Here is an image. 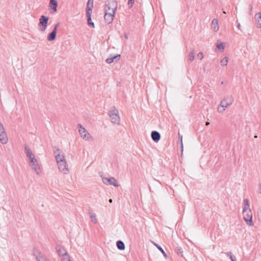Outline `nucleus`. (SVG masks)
<instances>
[{
  "mask_svg": "<svg viewBox=\"0 0 261 261\" xmlns=\"http://www.w3.org/2000/svg\"><path fill=\"white\" fill-rule=\"evenodd\" d=\"M55 158L59 171L64 174H67L69 172L68 165L66 162L64 154H60L59 149H57L54 152Z\"/></svg>",
  "mask_w": 261,
  "mask_h": 261,
  "instance_id": "f257e3e1",
  "label": "nucleus"
},
{
  "mask_svg": "<svg viewBox=\"0 0 261 261\" xmlns=\"http://www.w3.org/2000/svg\"><path fill=\"white\" fill-rule=\"evenodd\" d=\"M24 151L27 158H28L30 160V166L32 167L33 170H34L37 174H39L40 172V168L38 165L37 161L35 158L34 154L32 152L31 149L27 147V146H25Z\"/></svg>",
  "mask_w": 261,
  "mask_h": 261,
  "instance_id": "f03ea898",
  "label": "nucleus"
},
{
  "mask_svg": "<svg viewBox=\"0 0 261 261\" xmlns=\"http://www.w3.org/2000/svg\"><path fill=\"white\" fill-rule=\"evenodd\" d=\"M244 203L245 205L243 211L244 219L249 226H253L252 214L251 210L249 208V201L247 199L244 200Z\"/></svg>",
  "mask_w": 261,
  "mask_h": 261,
  "instance_id": "7ed1b4c3",
  "label": "nucleus"
},
{
  "mask_svg": "<svg viewBox=\"0 0 261 261\" xmlns=\"http://www.w3.org/2000/svg\"><path fill=\"white\" fill-rule=\"evenodd\" d=\"M109 115L111 118V122L114 124L119 125L120 121V117L118 110L113 107L109 112Z\"/></svg>",
  "mask_w": 261,
  "mask_h": 261,
  "instance_id": "20e7f679",
  "label": "nucleus"
},
{
  "mask_svg": "<svg viewBox=\"0 0 261 261\" xmlns=\"http://www.w3.org/2000/svg\"><path fill=\"white\" fill-rule=\"evenodd\" d=\"M77 127L79 128V132L81 138L85 141H89L91 139V135L85 129L84 127L81 124H77Z\"/></svg>",
  "mask_w": 261,
  "mask_h": 261,
  "instance_id": "39448f33",
  "label": "nucleus"
},
{
  "mask_svg": "<svg viewBox=\"0 0 261 261\" xmlns=\"http://www.w3.org/2000/svg\"><path fill=\"white\" fill-rule=\"evenodd\" d=\"M48 19L49 18L48 17H46L44 15L41 16L39 19V26L40 27L39 30L41 32H44L46 30L47 26Z\"/></svg>",
  "mask_w": 261,
  "mask_h": 261,
  "instance_id": "423d86ee",
  "label": "nucleus"
},
{
  "mask_svg": "<svg viewBox=\"0 0 261 261\" xmlns=\"http://www.w3.org/2000/svg\"><path fill=\"white\" fill-rule=\"evenodd\" d=\"M233 101V99L231 95L227 96L221 101V107H222V108H226L228 106L232 103Z\"/></svg>",
  "mask_w": 261,
  "mask_h": 261,
  "instance_id": "0eeeda50",
  "label": "nucleus"
},
{
  "mask_svg": "<svg viewBox=\"0 0 261 261\" xmlns=\"http://www.w3.org/2000/svg\"><path fill=\"white\" fill-rule=\"evenodd\" d=\"M105 9L117 10V2L116 0H107L105 4Z\"/></svg>",
  "mask_w": 261,
  "mask_h": 261,
  "instance_id": "6e6552de",
  "label": "nucleus"
},
{
  "mask_svg": "<svg viewBox=\"0 0 261 261\" xmlns=\"http://www.w3.org/2000/svg\"><path fill=\"white\" fill-rule=\"evenodd\" d=\"M103 182L106 185H113L118 187L120 185L117 184V180L114 177H104L102 178Z\"/></svg>",
  "mask_w": 261,
  "mask_h": 261,
  "instance_id": "1a4fd4ad",
  "label": "nucleus"
},
{
  "mask_svg": "<svg viewBox=\"0 0 261 261\" xmlns=\"http://www.w3.org/2000/svg\"><path fill=\"white\" fill-rule=\"evenodd\" d=\"M33 253L37 261H46V257L39 250L34 249Z\"/></svg>",
  "mask_w": 261,
  "mask_h": 261,
  "instance_id": "9d476101",
  "label": "nucleus"
},
{
  "mask_svg": "<svg viewBox=\"0 0 261 261\" xmlns=\"http://www.w3.org/2000/svg\"><path fill=\"white\" fill-rule=\"evenodd\" d=\"M0 141L3 144H6L8 141V139L5 129L0 132Z\"/></svg>",
  "mask_w": 261,
  "mask_h": 261,
  "instance_id": "9b49d317",
  "label": "nucleus"
},
{
  "mask_svg": "<svg viewBox=\"0 0 261 261\" xmlns=\"http://www.w3.org/2000/svg\"><path fill=\"white\" fill-rule=\"evenodd\" d=\"M58 3L56 0H49V7L55 13L57 10Z\"/></svg>",
  "mask_w": 261,
  "mask_h": 261,
  "instance_id": "f8f14e48",
  "label": "nucleus"
},
{
  "mask_svg": "<svg viewBox=\"0 0 261 261\" xmlns=\"http://www.w3.org/2000/svg\"><path fill=\"white\" fill-rule=\"evenodd\" d=\"M151 137L153 141L158 142L161 139V135L158 132L154 130L151 132Z\"/></svg>",
  "mask_w": 261,
  "mask_h": 261,
  "instance_id": "ddd939ff",
  "label": "nucleus"
},
{
  "mask_svg": "<svg viewBox=\"0 0 261 261\" xmlns=\"http://www.w3.org/2000/svg\"><path fill=\"white\" fill-rule=\"evenodd\" d=\"M115 16L112 15L111 13H105V16L104 19L105 20V22L107 23L108 24H110L112 23V22L113 20L114 17Z\"/></svg>",
  "mask_w": 261,
  "mask_h": 261,
  "instance_id": "4468645a",
  "label": "nucleus"
},
{
  "mask_svg": "<svg viewBox=\"0 0 261 261\" xmlns=\"http://www.w3.org/2000/svg\"><path fill=\"white\" fill-rule=\"evenodd\" d=\"M254 19L258 28H261V12H258L255 15Z\"/></svg>",
  "mask_w": 261,
  "mask_h": 261,
  "instance_id": "2eb2a0df",
  "label": "nucleus"
},
{
  "mask_svg": "<svg viewBox=\"0 0 261 261\" xmlns=\"http://www.w3.org/2000/svg\"><path fill=\"white\" fill-rule=\"evenodd\" d=\"M88 213L89 214L91 221L95 224L97 223V220L96 218V216L95 214L93 213L92 209L89 208L88 210Z\"/></svg>",
  "mask_w": 261,
  "mask_h": 261,
  "instance_id": "dca6fc26",
  "label": "nucleus"
},
{
  "mask_svg": "<svg viewBox=\"0 0 261 261\" xmlns=\"http://www.w3.org/2000/svg\"><path fill=\"white\" fill-rule=\"evenodd\" d=\"M56 250L60 256L67 253L66 249L60 245L57 246Z\"/></svg>",
  "mask_w": 261,
  "mask_h": 261,
  "instance_id": "f3484780",
  "label": "nucleus"
},
{
  "mask_svg": "<svg viewBox=\"0 0 261 261\" xmlns=\"http://www.w3.org/2000/svg\"><path fill=\"white\" fill-rule=\"evenodd\" d=\"M120 56L119 55H117L116 56H111L109 58H108L106 60V62L108 64L112 63L115 60H118L120 59Z\"/></svg>",
  "mask_w": 261,
  "mask_h": 261,
  "instance_id": "a211bd4d",
  "label": "nucleus"
},
{
  "mask_svg": "<svg viewBox=\"0 0 261 261\" xmlns=\"http://www.w3.org/2000/svg\"><path fill=\"white\" fill-rule=\"evenodd\" d=\"M57 34V31H56V29H53L52 32L48 35L47 40L49 41H51L54 40L56 39Z\"/></svg>",
  "mask_w": 261,
  "mask_h": 261,
  "instance_id": "6ab92c4d",
  "label": "nucleus"
},
{
  "mask_svg": "<svg viewBox=\"0 0 261 261\" xmlns=\"http://www.w3.org/2000/svg\"><path fill=\"white\" fill-rule=\"evenodd\" d=\"M212 28L215 32H217L219 30L218 19L214 18L212 22Z\"/></svg>",
  "mask_w": 261,
  "mask_h": 261,
  "instance_id": "aec40b11",
  "label": "nucleus"
},
{
  "mask_svg": "<svg viewBox=\"0 0 261 261\" xmlns=\"http://www.w3.org/2000/svg\"><path fill=\"white\" fill-rule=\"evenodd\" d=\"M116 245L117 248L121 250H124L125 249V245L124 243L121 241H118L116 242Z\"/></svg>",
  "mask_w": 261,
  "mask_h": 261,
  "instance_id": "412c9836",
  "label": "nucleus"
},
{
  "mask_svg": "<svg viewBox=\"0 0 261 261\" xmlns=\"http://www.w3.org/2000/svg\"><path fill=\"white\" fill-rule=\"evenodd\" d=\"M153 244L156 247V248L162 252V253L163 254V255L166 257L167 258V254L165 253V252L164 251V250L162 249V248L159 246L158 244L155 243H153Z\"/></svg>",
  "mask_w": 261,
  "mask_h": 261,
  "instance_id": "4be33fe9",
  "label": "nucleus"
},
{
  "mask_svg": "<svg viewBox=\"0 0 261 261\" xmlns=\"http://www.w3.org/2000/svg\"><path fill=\"white\" fill-rule=\"evenodd\" d=\"M194 49L193 48H191L190 50V53L189 55V59L191 61H192L194 60Z\"/></svg>",
  "mask_w": 261,
  "mask_h": 261,
  "instance_id": "5701e85b",
  "label": "nucleus"
},
{
  "mask_svg": "<svg viewBox=\"0 0 261 261\" xmlns=\"http://www.w3.org/2000/svg\"><path fill=\"white\" fill-rule=\"evenodd\" d=\"M226 254L229 257L231 261H237L236 257L232 254L231 252H227L226 253Z\"/></svg>",
  "mask_w": 261,
  "mask_h": 261,
  "instance_id": "b1692460",
  "label": "nucleus"
},
{
  "mask_svg": "<svg viewBox=\"0 0 261 261\" xmlns=\"http://www.w3.org/2000/svg\"><path fill=\"white\" fill-rule=\"evenodd\" d=\"M61 257L62 261H71L70 260L69 255L68 253H66L64 255H62Z\"/></svg>",
  "mask_w": 261,
  "mask_h": 261,
  "instance_id": "393cba45",
  "label": "nucleus"
},
{
  "mask_svg": "<svg viewBox=\"0 0 261 261\" xmlns=\"http://www.w3.org/2000/svg\"><path fill=\"white\" fill-rule=\"evenodd\" d=\"M228 57H225L221 60V63L222 66H226L228 63Z\"/></svg>",
  "mask_w": 261,
  "mask_h": 261,
  "instance_id": "a878e982",
  "label": "nucleus"
},
{
  "mask_svg": "<svg viewBox=\"0 0 261 261\" xmlns=\"http://www.w3.org/2000/svg\"><path fill=\"white\" fill-rule=\"evenodd\" d=\"M93 7V0H88V3L87 4L86 9H92Z\"/></svg>",
  "mask_w": 261,
  "mask_h": 261,
  "instance_id": "bb28decb",
  "label": "nucleus"
},
{
  "mask_svg": "<svg viewBox=\"0 0 261 261\" xmlns=\"http://www.w3.org/2000/svg\"><path fill=\"white\" fill-rule=\"evenodd\" d=\"M116 10H110L109 9H105V13H111L112 15L115 16Z\"/></svg>",
  "mask_w": 261,
  "mask_h": 261,
  "instance_id": "cd10ccee",
  "label": "nucleus"
},
{
  "mask_svg": "<svg viewBox=\"0 0 261 261\" xmlns=\"http://www.w3.org/2000/svg\"><path fill=\"white\" fill-rule=\"evenodd\" d=\"M225 47V44L223 43H220L217 45V48L220 51H223Z\"/></svg>",
  "mask_w": 261,
  "mask_h": 261,
  "instance_id": "c85d7f7f",
  "label": "nucleus"
},
{
  "mask_svg": "<svg viewBox=\"0 0 261 261\" xmlns=\"http://www.w3.org/2000/svg\"><path fill=\"white\" fill-rule=\"evenodd\" d=\"M92 10L89 9H86V16L87 18H89V20H90V18H91V14H92Z\"/></svg>",
  "mask_w": 261,
  "mask_h": 261,
  "instance_id": "c756f323",
  "label": "nucleus"
},
{
  "mask_svg": "<svg viewBox=\"0 0 261 261\" xmlns=\"http://www.w3.org/2000/svg\"><path fill=\"white\" fill-rule=\"evenodd\" d=\"M88 24L89 26L92 27V28H94V24L93 22H92L91 18H90V20H89V18H87Z\"/></svg>",
  "mask_w": 261,
  "mask_h": 261,
  "instance_id": "7c9ffc66",
  "label": "nucleus"
},
{
  "mask_svg": "<svg viewBox=\"0 0 261 261\" xmlns=\"http://www.w3.org/2000/svg\"><path fill=\"white\" fill-rule=\"evenodd\" d=\"M225 108H222V107H221V103L218 107V111L220 113H222L225 110Z\"/></svg>",
  "mask_w": 261,
  "mask_h": 261,
  "instance_id": "2f4dec72",
  "label": "nucleus"
},
{
  "mask_svg": "<svg viewBox=\"0 0 261 261\" xmlns=\"http://www.w3.org/2000/svg\"><path fill=\"white\" fill-rule=\"evenodd\" d=\"M179 139H180V148H181V152L183 151V144H182V136H179Z\"/></svg>",
  "mask_w": 261,
  "mask_h": 261,
  "instance_id": "473e14b6",
  "label": "nucleus"
},
{
  "mask_svg": "<svg viewBox=\"0 0 261 261\" xmlns=\"http://www.w3.org/2000/svg\"><path fill=\"white\" fill-rule=\"evenodd\" d=\"M197 57H198V58L200 59V60H201L203 58V53H201V52L197 54Z\"/></svg>",
  "mask_w": 261,
  "mask_h": 261,
  "instance_id": "72a5a7b5",
  "label": "nucleus"
},
{
  "mask_svg": "<svg viewBox=\"0 0 261 261\" xmlns=\"http://www.w3.org/2000/svg\"><path fill=\"white\" fill-rule=\"evenodd\" d=\"M134 3V0H128V5H130L129 7H132Z\"/></svg>",
  "mask_w": 261,
  "mask_h": 261,
  "instance_id": "f704fd0d",
  "label": "nucleus"
},
{
  "mask_svg": "<svg viewBox=\"0 0 261 261\" xmlns=\"http://www.w3.org/2000/svg\"><path fill=\"white\" fill-rule=\"evenodd\" d=\"M258 220L261 222V210L258 213Z\"/></svg>",
  "mask_w": 261,
  "mask_h": 261,
  "instance_id": "c9c22d12",
  "label": "nucleus"
},
{
  "mask_svg": "<svg viewBox=\"0 0 261 261\" xmlns=\"http://www.w3.org/2000/svg\"><path fill=\"white\" fill-rule=\"evenodd\" d=\"M258 193L261 194V184L258 185Z\"/></svg>",
  "mask_w": 261,
  "mask_h": 261,
  "instance_id": "e433bc0d",
  "label": "nucleus"
},
{
  "mask_svg": "<svg viewBox=\"0 0 261 261\" xmlns=\"http://www.w3.org/2000/svg\"><path fill=\"white\" fill-rule=\"evenodd\" d=\"M59 25H60V23H57V24L55 25L54 29H56V31H57V28L59 27Z\"/></svg>",
  "mask_w": 261,
  "mask_h": 261,
  "instance_id": "4c0bfd02",
  "label": "nucleus"
},
{
  "mask_svg": "<svg viewBox=\"0 0 261 261\" xmlns=\"http://www.w3.org/2000/svg\"><path fill=\"white\" fill-rule=\"evenodd\" d=\"M4 129V128L3 127V125L0 123V132L3 131Z\"/></svg>",
  "mask_w": 261,
  "mask_h": 261,
  "instance_id": "58836bf2",
  "label": "nucleus"
},
{
  "mask_svg": "<svg viewBox=\"0 0 261 261\" xmlns=\"http://www.w3.org/2000/svg\"><path fill=\"white\" fill-rule=\"evenodd\" d=\"M182 252V250L181 249V248H179L178 250V251H177V253L178 254H179V253H181Z\"/></svg>",
  "mask_w": 261,
  "mask_h": 261,
  "instance_id": "ea45409f",
  "label": "nucleus"
},
{
  "mask_svg": "<svg viewBox=\"0 0 261 261\" xmlns=\"http://www.w3.org/2000/svg\"><path fill=\"white\" fill-rule=\"evenodd\" d=\"M124 38L126 39H128V35L126 33H125L124 34Z\"/></svg>",
  "mask_w": 261,
  "mask_h": 261,
  "instance_id": "a19ab883",
  "label": "nucleus"
},
{
  "mask_svg": "<svg viewBox=\"0 0 261 261\" xmlns=\"http://www.w3.org/2000/svg\"><path fill=\"white\" fill-rule=\"evenodd\" d=\"M209 124H210V122H206V123H205V125H206V126L208 125Z\"/></svg>",
  "mask_w": 261,
  "mask_h": 261,
  "instance_id": "79ce46f5",
  "label": "nucleus"
},
{
  "mask_svg": "<svg viewBox=\"0 0 261 261\" xmlns=\"http://www.w3.org/2000/svg\"><path fill=\"white\" fill-rule=\"evenodd\" d=\"M109 201L110 203H112L113 200L112 199H110Z\"/></svg>",
  "mask_w": 261,
  "mask_h": 261,
  "instance_id": "37998d69",
  "label": "nucleus"
},
{
  "mask_svg": "<svg viewBox=\"0 0 261 261\" xmlns=\"http://www.w3.org/2000/svg\"><path fill=\"white\" fill-rule=\"evenodd\" d=\"M240 26H241V25H240V23H239V24H238V28L239 29V28H240Z\"/></svg>",
  "mask_w": 261,
  "mask_h": 261,
  "instance_id": "c03bdc74",
  "label": "nucleus"
},
{
  "mask_svg": "<svg viewBox=\"0 0 261 261\" xmlns=\"http://www.w3.org/2000/svg\"><path fill=\"white\" fill-rule=\"evenodd\" d=\"M223 13L224 14H226V12H225V11H223Z\"/></svg>",
  "mask_w": 261,
  "mask_h": 261,
  "instance_id": "a18cd8bd",
  "label": "nucleus"
}]
</instances>
